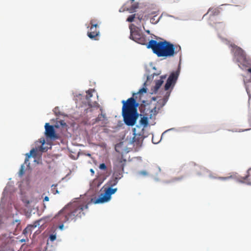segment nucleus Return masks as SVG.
Segmentation results:
<instances>
[{
  "instance_id": "nucleus-1",
  "label": "nucleus",
  "mask_w": 251,
  "mask_h": 251,
  "mask_svg": "<svg viewBox=\"0 0 251 251\" xmlns=\"http://www.w3.org/2000/svg\"><path fill=\"white\" fill-rule=\"evenodd\" d=\"M88 205L81 201H75L66 205L57 215V218L62 223L75 221L85 215Z\"/></svg>"
},
{
  "instance_id": "nucleus-2",
  "label": "nucleus",
  "mask_w": 251,
  "mask_h": 251,
  "mask_svg": "<svg viewBox=\"0 0 251 251\" xmlns=\"http://www.w3.org/2000/svg\"><path fill=\"white\" fill-rule=\"evenodd\" d=\"M147 48L151 49L158 57L165 58L173 57L181 50L179 46L175 45L166 40L157 42L151 40L147 44Z\"/></svg>"
},
{
  "instance_id": "nucleus-3",
  "label": "nucleus",
  "mask_w": 251,
  "mask_h": 251,
  "mask_svg": "<svg viewBox=\"0 0 251 251\" xmlns=\"http://www.w3.org/2000/svg\"><path fill=\"white\" fill-rule=\"evenodd\" d=\"M122 114L125 124L128 126H133L139 116L137 111L138 104L133 97L123 100Z\"/></svg>"
},
{
  "instance_id": "nucleus-4",
  "label": "nucleus",
  "mask_w": 251,
  "mask_h": 251,
  "mask_svg": "<svg viewBox=\"0 0 251 251\" xmlns=\"http://www.w3.org/2000/svg\"><path fill=\"white\" fill-rule=\"evenodd\" d=\"M114 177L109 180L106 185L107 187L105 188L104 192L100 193L99 197L96 199H92V202L94 204L103 203L108 201L111 199V196L114 194L117 188H112L118 182V180L122 177L121 176L117 175H114Z\"/></svg>"
},
{
  "instance_id": "nucleus-5",
  "label": "nucleus",
  "mask_w": 251,
  "mask_h": 251,
  "mask_svg": "<svg viewBox=\"0 0 251 251\" xmlns=\"http://www.w3.org/2000/svg\"><path fill=\"white\" fill-rule=\"evenodd\" d=\"M179 74V70L178 69L176 71L172 72L168 78L167 82L164 86V89L165 91H167V92L164 96L162 100L163 102L162 106H163L168 100V99L170 95L171 92L175 86Z\"/></svg>"
},
{
  "instance_id": "nucleus-6",
  "label": "nucleus",
  "mask_w": 251,
  "mask_h": 251,
  "mask_svg": "<svg viewBox=\"0 0 251 251\" xmlns=\"http://www.w3.org/2000/svg\"><path fill=\"white\" fill-rule=\"evenodd\" d=\"M129 28L130 33V38L140 44L145 45L146 43V38L141 33L139 28L133 24H130Z\"/></svg>"
},
{
  "instance_id": "nucleus-7",
  "label": "nucleus",
  "mask_w": 251,
  "mask_h": 251,
  "mask_svg": "<svg viewBox=\"0 0 251 251\" xmlns=\"http://www.w3.org/2000/svg\"><path fill=\"white\" fill-rule=\"evenodd\" d=\"M234 55L237 61L239 63V66L247 67L250 65L249 59L246 57L244 51L238 47H235L233 48Z\"/></svg>"
},
{
  "instance_id": "nucleus-8",
  "label": "nucleus",
  "mask_w": 251,
  "mask_h": 251,
  "mask_svg": "<svg viewBox=\"0 0 251 251\" xmlns=\"http://www.w3.org/2000/svg\"><path fill=\"white\" fill-rule=\"evenodd\" d=\"M126 160L124 158L123 155L117 157L114 162V174L123 176L124 167Z\"/></svg>"
},
{
  "instance_id": "nucleus-9",
  "label": "nucleus",
  "mask_w": 251,
  "mask_h": 251,
  "mask_svg": "<svg viewBox=\"0 0 251 251\" xmlns=\"http://www.w3.org/2000/svg\"><path fill=\"white\" fill-rule=\"evenodd\" d=\"M94 20H92L90 22L91 25L90 27V31L88 32L87 35L91 39H96V37L99 35V31L97 29L98 24L95 23Z\"/></svg>"
},
{
  "instance_id": "nucleus-10",
  "label": "nucleus",
  "mask_w": 251,
  "mask_h": 251,
  "mask_svg": "<svg viewBox=\"0 0 251 251\" xmlns=\"http://www.w3.org/2000/svg\"><path fill=\"white\" fill-rule=\"evenodd\" d=\"M45 135L47 138L53 140L58 138V136L52 126L50 125L49 123H46L45 126Z\"/></svg>"
},
{
  "instance_id": "nucleus-11",
  "label": "nucleus",
  "mask_w": 251,
  "mask_h": 251,
  "mask_svg": "<svg viewBox=\"0 0 251 251\" xmlns=\"http://www.w3.org/2000/svg\"><path fill=\"white\" fill-rule=\"evenodd\" d=\"M41 222V220H37L35 221L33 224L28 225L26 228L23 230V234L26 235L28 233H30L32 230V229L37 226H40V223Z\"/></svg>"
},
{
  "instance_id": "nucleus-12",
  "label": "nucleus",
  "mask_w": 251,
  "mask_h": 251,
  "mask_svg": "<svg viewBox=\"0 0 251 251\" xmlns=\"http://www.w3.org/2000/svg\"><path fill=\"white\" fill-rule=\"evenodd\" d=\"M166 78V75H162L160 76V79L156 81L155 85L153 87V89H152V91L153 93H156L157 92L158 89L160 88L161 86L163 83L164 80Z\"/></svg>"
},
{
  "instance_id": "nucleus-13",
  "label": "nucleus",
  "mask_w": 251,
  "mask_h": 251,
  "mask_svg": "<svg viewBox=\"0 0 251 251\" xmlns=\"http://www.w3.org/2000/svg\"><path fill=\"white\" fill-rule=\"evenodd\" d=\"M139 4L138 3L136 2L133 3L130 7H127L125 6H123V7L120 10V12H124L125 11H128L130 13H132L135 11V10L138 8Z\"/></svg>"
},
{
  "instance_id": "nucleus-14",
  "label": "nucleus",
  "mask_w": 251,
  "mask_h": 251,
  "mask_svg": "<svg viewBox=\"0 0 251 251\" xmlns=\"http://www.w3.org/2000/svg\"><path fill=\"white\" fill-rule=\"evenodd\" d=\"M143 141L142 137L140 136V135H138L135 133H134V136L132 139L131 142L134 145L137 146H140L142 142Z\"/></svg>"
},
{
  "instance_id": "nucleus-15",
  "label": "nucleus",
  "mask_w": 251,
  "mask_h": 251,
  "mask_svg": "<svg viewBox=\"0 0 251 251\" xmlns=\"http://www.w3.org/2000/svg\"><path fill=\"white\" fill-rule=\"evenodd\" d=\"M107 118L105 114H99L98 117L96 119L95 122H101V124L105 125L106 124Z\"/></svg>"
},
{
  "instance_id": "nucleus-16",
  "label": "nucleus",
  "mask_w": 251,
  "mask_h": 251,
  "mask_svg": "<svg viewBox=\"0 0 251 251\" xmlns=\"http://www.w3.org/2000/svg\"><path fill=\"white\" fill-rule=\"evenodd\" d=\"M220 10L217 8H210L209 9L208 12L203 15L204 17L206 15L210 13L211 16H217L220 14Z\"/></svg>"
},
{
  "instance_id": "nucleus-17",
  "label": "nucleus",
  "mask_w": 251,
  "mask_h": 251,
  "mask_svg": "<svg viewBox=\"0 0 251 251\" xmlns=\"http://www.w3.org/2000/svg\"><path fill=\"white\" fill-rule=\"evenodd\" d=\"M33 156V157H35L36 156V151L34 149H32L29 153H28L26 154V157L25 160V163L26 164L28 161L29 158L31 156Z\"/></svg>"
},
{
  "instance_id": "nucleus-18",
  "label": "nucleus",
  "mask_w": 251,
  "mask_h": 251,
  "mask_svg": "<svg viewBox=\"0 0 251 251\" xmlns=\"http://www.w3.org/2000/svg\"><path fill=\"white\" fill-rule=\"evenodd\" d=\"M94 92V90L93 89H89L87 92V95H86V99L88 101V102H90V98L93 96V92Z\"/></svg>"
},
{
  "instance_id": "nucleus-19",
  "label": "nucleus",
  "mask_w": 251,
  "mask_h": 251,
  "mask_svg": "<svg viewBox=\"0 0 251 251\" xmlns=\"http://www.w3.org/2000/svg\"><path fill=\"white\" fill-rule=\"evenodd\" d=\"M210 177L211 178H216V179H220V180H223V181L227 180L232 178V176H226V177H217L214 176H213L212 175H210Z\"/></svg>"
},
{
  "instance_id": "nucleus-20",
  "label": "nucleus",
  "mask_w": 251,
  "mask_h": 251,
  "mask_svg": "<svg viewBox=\"0 0 251 251\" xmlns=\"http://www.w3.org/2000/svg\"><path fill=\"white\" fill-rule=\"evenodd\" d=\"M60 126H62V127L67 126V124L63 120L57 121L55 126L56 127H59Z\"/></svg>"
},
{
  "instance_id": "nucleus-21",
  "label": "nucleus",
  "mask_w": 251,
  "mask_h": 251,
  "mask_svg": "<svg viewBox=\"0 0 251 251\" xmlns=\"http://www.w3.org/2000/svg\"><path fill=\"white\" fill-rule=\"evenodd\" d=\"M146 92H147V89L146 88H142L140 89L137 93H133V96L134 97L136 95L141 94L143 93H146Z\"/></svg>"
},
{
  "instance_id": "nucleus-22",
  "label": "nucleus",
  "mask_w": 251,
  "mask_h": 251,
  "mask_svg": "<svg viewBox=\"0 0 251 251\" xmlns=\"http://www.w3.org/2000/svg\"><path fill=\"white\" fill-rule=\"evenodd\" d=\"M140 123L142 125H143L145 126H146L148 123L147 118L145 117L141 118L140 120Z\"/></svg>"
},
{
  "instance_id": "nucleus-23",
  "label": "nucleus",
  "mask_w": 251,
  "mask_h": 251,
  "mask_svg": "<svg viewBox=\"0 0 251 251\" xmlns=\"http://www.w3.org/2000/svg\"><path fill=\"white\" fill-rule=\"evenodd\" d=\"M135 17V14H133L132 15H130L127 18V19H126V21L128 22H132L134 21Z\"/></svg>"
},
{
  "instance_id": "nucleus-24",
  "label": "nucleus",
  "mask_w": 251,
  "mask_h": 251,
  "mask_svg": "<svg viewBox=\"0 0 251 251\" xmlns=\"http://www.w3.org/2000/svg\"><path fill=\"white\" fill-rule=\"evenodd\" d=\"M15 224H16L17 229L20 230L21 229L20 221L16 220L15 222H13V225H15Z\"/></svg>"
},
{
  "instance_id": "nucleus-25",
  "label": "nucleus",
  "mask_w": 251,
  "mask_h": 251,
  "mask_svg": "<svg viewBox=\"0 0 251 251\" xmlns=\"http://www.w3.org/2000/svg\"><path fill=\"white\" fill-rule=\"evenodd\" d=\"M56 234H50L49 236V240L51 242L54 241L56 239Z\"/></svg>"
},
{
  "instance_id": "nucleus-26",
  "label": "nucleus",
  "mask_w": 251,
  "mask_h": 251,
  "mask_svg": "<svg viewBox=\"0 0 251 251\" xmlns=\"http://www.w3.org/2000/svg\"><path fill=\"white\" fill-rule=\"evenodd\" d=\"M156 16H154L153 18L151 19V23L156 24L159 21V18L156 19Z\"/></svg>"
},
{
  "instance_id": "nucleus-27",
  "label": "nucleus",
  "mask_w": 251,
  "mask_h": 251,
  "mask_svg": "<svg viewBox=\"0 0 251 251\" xmlns=\"http://www.w3.org/2000/svg\"><path fill=\"white\" fill-rule=\"evenodd\" d=\"M99 169L101 170H106L107 169V167L104 163H101L99 166Z\"/></svg>"
},
{
  "instance_id": "nucleus-28",
  "label": "nucleus",
  "mask_w": 251,
  "mask_h": 251,
  "mask_svg": "<svg viewBox=\"0 0 251 251\" xmlns=\"http://www.w3.org/2000/svg\"><path fill=\"white\" fill-rule=\"evenodd\" d=\"M138 174L140 175L143 176H147L148 175V172L146 171H140L138 173Z\"/></svg>"
},
{
  "instance_id": "nucleus-29",
  "label": "nucleus",
  "mask_w": 251,
  "mask_h": 251,
  "mask_svg": "<svg viewBox=\"0 0 251 251\" xmlns=\"http://www.w3.org/2000/svg\"><path fill=\"white\" fill-rule=\"evenodd\" d=\"M56 216H57V215L55 216V218H56V219H57V220L58 221V222H59V223H60L61 224H60V225H59V229H61V230H62V229H63V227H64V225H63V223H62V222H60V221H59V220L57 218Z\"/></svg>"
},
{
  "instance_id": "nucleus-30",
  "label": "nucleus",
  "mask_w": 251,
  "mask_h": 251,
  "mask_svg": "<svg viewBox=\"0 0 251 251\" xmlns=\"http://www.w3.org/2000/svg\"><path fill=\"white\" fill-rule=\"evenodd\" d=\"M24 174V166L23 165H22L21 166V168L20 170V171H19V175L20 176H22L23 175V174Z\"/></svg>"
},
{
  "instance_id": "nucleus-31",
  "label": "nucleus",
  "mask_w": 251,
  "mask_h": 251,
  "mask_svg": "<svg viewBox=\"0 0 251 251\" xmlns=\"http://www.w3.org/2000/svg\"><path fill=\"white\" fill-rule=\"evenodd\" d=\"M249 171V170L247 172V175L245 177H243V179L244 180L247 179V178L250 176V173Z\"/></svg>"
},
{
  "instance_id": "nucleus-32",
  "label": "nucleus",
  "mask_w": 251,
  "mask_h": 251,
  "mask_svg": "<svg viewBox=\"0 0 251 251\" xmlns=\"http://www.w3.org/2000/svg\"><path fill=\"white\" fill-rule=\"evenodd\" d=\"M49 201V198L47 196H46L44 198V201Z\"/></svg>"
},
{
  "instance_id": "nucleus-33",
  "label": "nucleus",
  "mask_w": 251,
  "mask_h": 251,
  "mask_svg": "<svg viewBox=\"0 0 251 251\" xmlns=\"http://www.w3.org/2000/svg\"><path fill=\"white\" fill-rule=\"evenodd\" d=\"M90 172L92 173L93 175L94 174L95 172L92 169H90Z\"/></svg>"
},
{
  "instance_id": "nucleus-34",
  "label": "nucleus",
  "mask_w": 251,
  "mask_h": 251,
  "mask_svg": "<svg viewBox=\"0 0 251 251\" xmlns=\"http://www.w3.org/2000/svg\"><path fill=\"white\" fill-rule=\"evenodd\" d=\"M248 72L249 73H251V68H249L248 70H247Z\"/></svg>"
},
{
  "instance_id": "nucleus-35",
  "label": "nucleus",
  "mask_w": 251,
  "mask_h": 251,
  "mask_svg": "<svg viewBox=\"0 0 251 251\" xmlns=\"http://www.w3.org/2000/svg\"><path fill=\"white\" fill-rule=\"evenodd\" d=\"M134 0H130V3H133Z\"/></svg>"
},
{
  "instance_id": "nucleus-36",
  "label": "nucleus",
  "mask_w": 251,
  "mask_h": 251,
  "mask_svg": "<svg viewBox=\"0 0 251 251\" xmlns=\"http://www.w3.org/2000/svg\"><path fill=\"white\" fill-rule=\"evenodd\" d=\"M58 193V190H56V192H55V193H54V194H55V193Z\"/></svg>"
},
{
  "instance_id": "nucleus-37",
  "label": "nucleus",
  "mask_w": 251,
  "mask_h": 251,
  "mask_svg": "<svg viewBox=\"0 0 251 251\" xmlns=\"http://www.w3.org/2000/svg\"><path fill=\"white\" fill-rule=\"evenodd\" d=\"M44 143H45V140L44 139V140H43V143H42V144H44Z\"/></svg>"
},
{
  "instance_id": "nucleus-38",
  "label": "nucleus",
  "mask_w": 251,
  "mask_h": 251,
  "mask_svg": "<svg viewBox=\"0 0 251 251\" xmlns=\"http://www.w3.org/2000/svg\"><path fill=\"white\" fill-rule=\"evenodd\" d=\"M127 3H128V2H126V4L124 6H126V4H127Z\"/></svg>"
},
{
  "instance_id": "nucleus-39",
  "label": "nucleus",
  "mask_w": 251,
  "mask_h": 251,
  "mask_svg": "<svg viewBox=\"0 0 251 251\" xmlns=\"http://www.w3.org/2000/svg\"><path fill=\"white\" fill-rule=\"evenodd\" d=\"M127 3H128V2H126V4L124 6H126V4H127Z\"/></svg>"
}]
</instances>
